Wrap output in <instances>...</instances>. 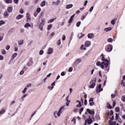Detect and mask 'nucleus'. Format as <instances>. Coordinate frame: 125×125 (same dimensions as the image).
<instances>
[{"instance_id":"nucleus-1","label":"nucleus","mask_w":125,"mask_h":125,"mask_svg":"<svg viewBox=\"0 0 125 125\" xmlns=\"http://www.w3.org/2000/svg\"><path fill=\"white\" fill-rule=\"evenodd\" d=\"M102 62H98L96 63L97 66H101V68L102 69H105V71H109V66L108 67V65H109V61L105 59L104 58V56L103 55V57H102Z\"/></svg>"},{"instance_id":"nucleus-2","label":"nucleus","mask_w":125,"mask_h":125,"mask_svg":"<svg viewBox=\"0 0 125 125\" xmlns=\"http://www.w3.org/2000/svg\"><path fill=\"white\" fill-rule=\"evenodd\" d=\"M64 107H65V105H63L62 106L58 111H54L53 115L56 119H57V118L58 117L59 118L60 116H61V114H62V112H63L62 110V109H64Z\"/></svg>"},{"instance_id":"nucleus-3","label":"nucleus","mask_w":125,"mask_h":125,"mask_svg":"<svg viewBox=\"0 0 125 125\" xmlns=\"http://www.w3.org/2000/svg\"><path fill=\"white\" fill-rule=\"evenodd\" d=\"M96 80H92L90 82V85L89 86V88H94L95 85H96Z\"/></svg>"},{"instance_id":"nucleus-4","label":"nucleus","mask_w":125,"mask_h":125,"mask_svg":"<svg viewBox=\"0 0 125 125\" xmlns=\"http://www.w3.org/2000/svg\"><path fill=\"white\" fill-rule=\"evenodd\" d=\"M87 124L88 125H91V124H92V119H91L90 116H89V119L85 120L84 125H86Z\"/></svg>"},{"instance_id":"nucleus-5","label":"nucleus","mask_w":125,"mask_h":125,"mask_svg":"<svg viewBox=\"0 0 125 125\" xmlns=\"http://www.w3.org/2000/svg\"><path fill=\"white\" fill-rule=\"evenodd\" d=\"M102 90H103V89L101 88V84H100L97 86L96 91L97 93H99V92L102 91Z\"/></svg>"},{"instance_id":"nucleus-6","label":"nucleus","mask_w":125,"mask_h":125,"mask_svg":"<svg viewBox=\"0 0 125 125\" xmlns=\"http://www.w3.org/2000/svg\"><path fill=\"white\" fill-rule=\"evenodd\" d=\"M81 62H82V59H76L75 62H74L73 65L74 66H77V65H78V64H80V63H81Z\"/></svg>"},{"instance_id":"nucleus-7","label":"nucleus","mask_w":125,"mask_h":125,"mask_svg":"<svg viewBox=\"0 0 125 125\" xmlns=\"http://www.w3.org/2000/svg\"><path fill=\"white\" fill-rule=\"evenodd\" d=\"M86 47H89L91 45V42L90 41H87L84 43Z\"/></svg>"},{"instance_id":"nucleus-8","label":"nucleus","mask_w":125,"mask_h":125,"mask_svg":"<svg viewBox=\"0 0 125 125\" xmlns=\"http://www.w3.org/2000/svg\"><path fill=\"white\" fill-rule=\"evenodd\" d=\"M54 49L53 48H49L47 50V54H52L53 53Z\"/></svg>"},{"instance_id":"nucleus-9","label":"nucleus","mask_w":125,"mask_h":125,"mask_svg":"<svg viewBox=\"0 0 125 125\" xmlns=\"http://www.w3.org/2000/svg\"><path fill=\"white\" fill-rule=\"evenodd\" d=\"M34 63V62L32 59H30V62L27 64V66L28 67H31L32 65Z\"/></svg>"},{"instance_id":"nucleus-10","label":"nucleus","mask_w":125,"mask_h":125,"mask_svg":"<svg viewBox=\"0 0 125 125\" xmlns=\"http://www.w3.org/2000/svg\"><path fill=\"white\" fill-rule=\"evenodd\" d=\"M74 17H75V14H73L72 16L70 17V18L68 21V23L69 24L73 22V19Z\"/></svg>"},{"instance_id":"nucleus-11","label":"nucleus","mask_w":125,"mask_h":125,"mask_svg":"<svg viewBox=\"0 0 125 125\" xmlns=\"http://www.w3.org/2000/svg\"><path fill=\"white\" fill-rule=\"evenodd\" d=\"M29 27H31V28H33V26H31L29 23H26L24 25V28H26V29H29Z\"/></svg>"},{"instance_id":"nucleus-12","label":"nucleus","mask_w":125,"mask_h":125,"mask_svg":"<svg viewBox=\"0 0 125 125\" xmlns=\"http://www.w3.org/2000/svg\"><path fill=\"white\" fill-rule=\"evenodd\" d=\"M112 49H113V45H109V46L107 47L108 52H110V51H112Z\"/></svg>"},{"instance_id":"nucleus-13","label":"nucleus","mask_w":125,"mask_h":125,"mask_svg":"<svg viewBox=\"0 0 125 125\" xmlns=\"http://www.w3.org/2000/svg\"><path fill=\"white\" fill-rule=\"evenodd\" d=\"M87 37L88 39H93L94 38V34L93 33H89L88 34Z\"/></svg>"},{"instance_id":"nucleus-14","label":"nucleus","mask_w":125,"mask_h":125,"mask_svg":"<svg viewBox=\"0 0 125 125\" xmlns=\"http://www.w3.org/2000/svg\"><path fill=\"white\" fill-rule=\"evenodd\" d=\"M41 21L42 22H41L40 25H42V26H44V25H45V19H42Z\"/></svg>"},{"instance_id":"nucleus-15","label":"nucleus","mask_w":125,"mask_h":125,"mask_svg":"<svg viewBox=\"0 0 125 125\" xmlns=\"http://www.w3.org/2000/svg\"><path fill=\"white\" fill-rule=\"evenodd\" d=\"M23 17H24V16L23 15H19L16 17V19H17V20H19V19H22Z\"/></svg>"},{"instance_id":"nucleus-16","label":"nucleus","mask_w":125,"mask_h":125,"mask_svg":"<svg viewBox=\"0 0 125 125\" xmlns=\"http://www.w3.org/2000/svg\"><path fill=\"white\" fill-rule=\"evenodd\" d=\"M86 110L89 114H90V115H94V111L90 110L88 108H87Z\"/></svg>"},{"instance_id":"nucleus-17","label":"nucleus","mask_w":125,"mask_h":125,"mask_svg":"<svg viewBox=\"0 0 125 125\" xmlns=\"http://www.w3.org/2000/svg\"><path fill=\"white\" fill-rule=\"evenodd\" d=\"M112 30V28L111 27H107L105 28L104 29V32H110V31H111Z\"/></svg>"},{"instance_id":"nucleus-18","label":"nucleus","mask_w":125,"mask_h":125,"mask_svg":"<svg viewBox=\"0 0 125 125\" xmlns=\"http://www.w3.org/2000/svg\"><path fill=\"white\" fill-rule=\"evenodd\" d=\"M73 5L72 4H67L66 6V9H70V8H72L73 7Z\"/></svg>"},{"instance_id":"nucleus-19","label":"nucleus","mask_w":125,"mask_h":125,"mask_svg":"<svg viewBox=\"0 0 125 125\" xmlns=\"http://www.w3.org/2000/svg\"><path fill=\"white\" fill-rule=\"evenodd\" d=\"M78 39H82L83 37H84V34H83V33H80L78 35Z\"/></svg>"},{"instance_id":"nucleus-20","label":"nucleus","mask_w":125,"mask_h":125,"mask_svg":"<svg viewBox=\"0 0 125 125\" xmlns=\"http://www.w3.org/2000/svg\"><path fill=\"white\" fill-rule=\"evenodd\" d=\"M80 49L82 50H86V48H85L84 45H82L81 47H80Z\"/></svg>"},{"instance_id":"nucleus-21","label":"nucleus","mask_w":125,"mask_h":125,"mask_svg":"<svg viewBox=\"0 0 125 125\" xmlns=\"http://www.w3.org/2000/svg\"><path fill=\"white\" fill-rule=\"evenodd\" d=\"M12 10H13V9L12 7H9L7 9L8 12H9V13H11V12H12Z\"/></svg>"},{"instance_id":"nucleus-22","label":"nucleus","mask_w":125,"mask_h":125,"mask_svg":"<svg viewBox=\"0 0 125 125\" xmlns=\"http://www.w3.org/2000/svg\"><path fill=\"white\" fill-rule=\"evenodd\" d=\"M5 113V110H4V108H2L0 111V115H2V114H4Z\"/></svg>"},{"instance_id":"nucleus-23","label":"nucleus","mask_w":125,"mask_h":125,"mask_svg":"<svg viewBox=\"0 0 125 125\" xmlns=\"http://www.w3.org/2000/svg\"><path fill=\"white\" fill-rule=\"evenodd\" d=\"M54 20H56V18L50 19V20H49L48 21V23H52V22H53V21H54Z\"/></svg>"},{"instance_id":"nucleus-24","label":"nucleus","mask_w":125,"mask_h":125,"mask_svg":"<svg viewBox=\"0 0 125 125\" xmlns=\"http://www.w3.org/2000/svg\"><path fill=\"white\" fill-rule=\"evenodd\" d=\"M51 28H52V24L48 25L47 27V30L50 31V30L51 29Z\"/></svg>"},{"instance_id":"nucleus-25","label":"nucleus","mask_w":125,"mask_h":125,"mask_svg":"<svg viewBox=\"0 0 125 125\" xmlns=\"http://www.w3.org/2000/svg\"><path fill=\"white\" fill-rule=\"evenodd\" d=\"M27 94H25L23 95L21 97V98L22 101H24V98H26V97H27Z\"/></svg>"},{"instance_id":"nucleus-26","label":"nucleus","mask_w":125,"mask_h":125,"mask_svg":"<svg viewBox=\"0 0 125 125\" xmlns=\"http://www.w3.org/2000/svg\"><path fill=\"white\" fill-rule=\"evenodd\" d=\"M109 125H116V122H113V121H110L109 122Z\"/></svg>"},{"instance_id":"nucleus-27","label":"nucleus","mask_w":125,"mask_h":125,"mask_svg":"<svg viewBox=\"0 0 125 125\" xmlns=\"http://www.w3.org/2000/svg\"><path fill=\"white\" fill-rule=\"evenodd\" d=\"M5 24V21H0V26H2V25H4Z\"/></svg>"},{"instance_id":"nucleus-28","label":"nucleus","mask_w":125,"mask_h":125,"mask_svg":"<svg viewBox=\"0 0 125 125\" xmlns=\"http://www.w3.org/2000/svg\"><path fill=\"white\" fill-rule=\"evenodd\" d=\"M116 21V20H114V19L111 20V24L112 25H115V24H116V21Z\"/></svg>"},{"instance_id":"nucleus-29","label":"nucleus","mask_w":125,"mask_h":125,"mask_svg":"<svg viewBox=\"0 0 125 125\" xmlns=\"http://www.w3.org/2000/svg\"><path fill=\"white\" fill-rule=\"evenodd\" d=\"M45 5V0L42 1L41 3V6H44Z\"/></svg>"},{"instance_id":"nucleus-30","label":"nucleus","mask_w":125,"mask_h":125,"mask_svg":"<svg viewBox=\"0 0 125 125\" xmlns=\"http://www.w3.org/2000/svg\"><path fill=\"white\" fill-rule=\"evenodd\" d=\"M76 107L81 108V107H82V102H79V104H77V105H76Z\"/></svg>"},{"instance_id":"nucleus-31","label":"nucleus","mask_w":125,"mask_h":125,"mask_svg":"<svg viewBox=\"0 0 125 125\" xmlns=\"http://www.w3.org/2000/svg\"><path fill=\"white\" fill-rule=\"evenodd\" d=\"M113 39H112V38H108V39H107V42H113Z\"/></svg>"},{"instance_id":"nucleus-32","label":"nucleus","mask_w":125,"mask_h":125,"mask_svg":"<svg viewBox=\"0 0 125 125\" xmlns=\"http://www.w3.org/2000/svg\"><path fill=\"white\" fill-rule=\"evenodd\" d=\"M26 91H27V87H25L24 89L22 91V92L23 94H25V93H26Z\"/></svg>"},{"instance_id":"nucleus-33","label":"nucleus","mask_w":125,"mask_h":125,"mask_svg":"<svg viewBox=\"0 0 125 125\" xmlns=\"http://www.w3.org/2000/svg\"><path fill=\"white\" fill-rule=\"evenodd\" d=\"M5 1H6V2H7V3H12V0H5Z\"/></svg>"},{"instance_id":"nucleus-34","label":"nucleus","mask_w":125,"mask_h":125,"mask_svg":"<svg viewBox=\"0 0 125 125\" xmlns=\"http://www.w3.org/2000/svg\"><path fill=\"white\" fill-rule=\"evenodd\" d=\"M81 24H82V22L81 21L77 22V23H76L77 27H80V26H81Z\"/></svg>"},{"instance_id":"nucleus-35","label":"nucleus","mask_w":125,"mask_h":125,"mask_svg":"<svg viewBox=\"0 0 125 125\" xmlns=\"http://www.w3.org/2000/svg\"><path fill=\"white\" fill-rule=\"evenodd\" d=\"M43 25H42L41 24H40L39 28L41 31H42L43 30Z\"/></svg>"},{"instance_id":"nucleus-36","label":"nucleus","mask_w":125,"mask_h":125,"mask_svg":"<svg viewBox=\"0 0 125 125\" xmlns=\"http://www.w3.org/2000/svg\"><path fill=\"white\" fill-rule=\"evenodd\" d=\"M41 10H42V9H41V8H37V10H36V12H37V13H40L41 12Z\"/></svg>"},{"instance_id":"nucleus-37","label":"nucleus","mask_w":125,"mask_h":125,"mask_svg":"<svg viewBox=\"0 0 125 125\" xmlns=\"http://www.w3.org/2000/svg\"><path fill=\"white\" fill-rule=\"evenodd\" d=\"M17 56V53H14V54L12 55V58H15Z\"/></svg>"},{"instance_id":"nucleus-38","label":"nucleus","mask_w":125,"mask_h":125,"mask_svg":"<svg viewBox=\"0 0 125 125\" xmlns=\"http://www.w3.org/2000/svg\"><path fill=\"white\" fill-rule=\"evenodd\" d=\"M23 43H24V42L23 41V40L20 41L19 42V44L20 45H21V44H23Z\"/></svg>"},{"instance_id":"nucleus-39","label":"nucleus","mask_w":125,"mask_h":125,"mask_svg":"<svg viewBox=\"0 0 125 125\" xmlns=\"http://www.w3.org/2000/svg\"><path fill=\"white\" fill-rule=\"evenodd\" d=\"M57 44H58V45H60V44H61V40H59L57 41Z\"/></svg>"},{"instance_id":"nucleus-40","label":"nucleus","mask_w":125,"mask_h":125,"mask_svg":"<svg viewBox=\"0 0 125 125\" xmlns=\"http://www.w3.org/2000/svg\"><path fill=\"white\" fill-rule=\"evenodd\" d=\"M107 108H108L109 109H112V106H111V105L110 104H107Z\"/></svg>"},{"instance_id":"nucleus-41","label":"nucleus","mask_w":125,"mask_h":125,"mask_svg":"<svg viewBox=\"0 0 125 125\" xmlns=\"http://www.w3.org/2000/svg\"><path fill=\"white\" fill-rule=\"evenodd\" d=\"M120 111V107H117L116 108H115V112H119Z\"/></svg>"},{"instance_id":"nucleus-42","label":"nucleus","mask_w":125,"mask_h":125,"mask_svg":"<svg viewBox=\"0 0 125 125\" xmlns=\"http://www.w3.org/2000/svg\"><path fill=\"white\" fill-rule=\"evenodd\" d=\"M89 105L90 106H93V105H94V102H89Z\"/></svg>"},{"instance_id":"nucleus-43","label":"nucleus","mask_w":125,"mask_h":125,"mask_svg":"<svg viewBox=\"0 0 125 125\" xmlns=\"http://www.w3.org/2000/svg\"><path fill=\"white\" fill-rule=\"evenodd\" d=\"M38 14H39V13L37 12H35L34 13V17H37V16H38Z\"/></svg>"},{"instance_id":"nucleus-44","label":"nucleus","mask_w":125,"mask_h":125,"mask_svg":"<svg viewBox=\"0 0 125 125\" xmlns=\"http://www.w3.org/2000/svg\"><path fill=\"white\" fill-rule=\"evenodd\" d=\"M93 8H94V7L93 6L91 7V8L89 9L90 12H92V10H93Z\"/></svg>"},{"instance_id":"nucleus-45","label":"nucleus","mask_w":125,"mask_h":125,"mask_svg":"<svg viewBox=\"0 0 125 125\" xmlns=\"http://www.w3.org/2000/svg\"><path fill=\"white\" fill-rule=\"evenodd\" d=\"M39 54H40V55H42L43 54V50H41L39 52Z\"/></svg>"},{"instance_id":"nucleus-46","label":"nucleus","mask_w":125,"mask_h":125,"mask_svg":"<svg viewBox=\"0 0 125 125\" xmlns=\"http://www.w3.org/2000/svg\"><path fill=\"white\" fill-rule=\"evenodd\" d=\"M60 3V0H58L56 2V5H59Z\"/></svg>"},{"instance_id":"nucleus-47","label":"nucleus","mask_w":125,"mask_h":125,"mask_svg":"<svg viewBox=\"0 0 125 125\" xmlns=\"http://www.w3.org/2000/svg\"><path fill=\"white\" fill-rule=\"evenodd\" d=\"M20 13H21V14H23V13H24V11L23 10V9H21L20 10Z\"/></svg>"},{"instance_id":"nucleus-48","label":"nucleus","mask_w":125,"mask_h":125,"mask_svg":"<svg viewBox=\"0 0 125 125\" xmlns=\"http://www.w3.org/2000/svg\"><path fill=\"white\" fill-rule=\"evenodd\" d=\"M122 101H124V102H125V96H123L122 97Z\"/></svg>"},{"instance_id":"nucleus-49","label":"nucleus","mask_w":125,"mask_h":125,"mask_svg":"<svg viewBox=\"0 0 125 125\" xmlns=\"http://www.w3.org/2000/svg\"><path fill=\"white\" fill-rule=\"evenodd\" d=\"M84 104L85 105H87V100L86 99L84 100Z\"/></svg>"},{"instance_id":"nucleus-50","label":"nucleus","mask_w":125,"mask_h":125,"mask_svg":"<svg viewBox=\"0 0 125 125\" xmlns=\"http://www.w3.org/2000/svg\"><path fill=\"white\" fill-rule=\"evenodd\" d=\"M28 69V67L25 65L23 68V71H26Z\"/></svg>"},{"instance_id":"nucleus-51","label":"nucleus","mask_w":125,"mask_h":125,"mask_svg":"<svg viewBox=\"0 0 125 125\" xmlns=\"http://www.w3.org/2000/svg\"><path fill=\"white\" fill-rule=\"evenodd\" d=\"M88 1L87 0H86L84 2V6H86V4H87Z\"/></svg>"},{"instance_id":"nucleus-52","label":"nucleus","mask_w":125,"mask_h":125,"mask_svg":"<svg viewBox=\"0 0 125 125\" xmlns=\"http://www.w3.org/2000/svg\"><path fill=\"white\" fill-rule=\"evenodd\" d=\"M73 71V67H71L68 69V72H72Z\"/></svg>"},{"instance_id":"nucleus-53","label":"nucleus","mask_w":125,"mask_h":125,"mask_svg":"<svg viewBox=\"0 0 125 125\" xmlns=\"http://www.w3.org/2000/svg\"><path fill=\"white\" fill-rule=\"evenodd\" d=\"M27 18V22H30L31 21V17L26 18Z\"/></svg>"},{"instance_id":"nucleus-54","label":"nucleus","mask_w":125,"mask_h":125,"mask_svg":"<svg viewBox=\"0 0 125 125\" xmlns=\"http://www.w3.org/2000/svg\"><path fill=\"white\" fill-rule=\"evenodd\" d=\"M62 41H65V40H66V36H65V35H63L62 37Z\"/></svg>"},{"instance_id":"nucleus-55","label":"nucleus","mask_w":125,"mask_h":125,"mask_svg":"<svg viewBox=\"0 0 125 125\" xmlns=\"http://www.w3.org/2000/svg\"><path fill=\"white\" fill-rule=\"evenodd\" d=\"M24 74V70H21V72H20V74L22 75Z\"/></svg>"},{"instance_id":"nucleus-56","label":"nucleus","mask_w":125,"mask_h":125,"mask_svg":"<svg viewBox=\"0 0 125 125\" xmlns=\"http://www.w3.org/2000/svg\"><path fill=\"white\" fill-rule=\"evenodd\" d=\"M5 53H6V51H5V50H2V54H5Z\"/></svg>"},{"instance_id":"nucleus-57","label":"nucleus","mask_w":125,"mask_h":125,"mask_svg":"<svg viewBox=\"0 0 125 125\" xmlns=\"http://www.w3.org/2000/svg\"><path fill=\"white\" fill-rule=\"evenodd\" d=\"M72 122H73L75 124V125H76V118H74L72 120Z\"/></svg>"},{"instance_id":"nucleus-58","label":"nucleus","mask_w":125,"mask_h":125,"mask_svg":"<svg viewBox=\"0 0 125 125\" xmlns=\"http://www.w3.org/2000/svg\"><path fill=\"white\" fill-rule=\"evenodd\" d=\"M4 16H8V13H7V12H5L4 13Z\"/></svg>"},{"instance_id":"nucleus-59","label":"nucleus","mask_w":125,"mask_h":125,"mask_svg":"<svg viewBox=\"0 0 125 125\" xmlns=\"http://www.w3.org/2000/svg\"><path fill=\"white\" fill-rule=\"evenodd\" d=\"M89 102H93V98H90L89 100Z\"/></svg>"},{"instance_id":"nucleus-60","label":"nucleus","mask_w":125,"mask_h":125,"mask_svg":"<svg viewBox=\"0 0 125 125\" xmlns=\"http://www.w3.org/2000/svg\"><path fill=\"white\" fill-rule=\"evenodd\" d=\"M14 2H15V3H18L19 0H14Z\"/></svg>"},{"instance_id":"nucleus-61","label":"nucleus","mask_w":125,"mask_h":125,"mask_svg":"<svg viewBox=\"0 0 125 125\" xmlns=\"http://www.w3.org/2000/svg\"><path fill=\"white\" fill-rule=\"evenodd\" d=\"M24 32H25V30L23 28H21V33H23Z\"/></svg>"},{"instance_id":"nucleus-62","label":"nucleus","mask_w":125,"mask_h":125,"mask_svg":"<svg viewBox=\"0 0 125 125\" xmlns=\"http://www.w3.org/2000/svg\"><path fill=\"white\" fill-rule=\"evenodd\" d=\"M84 18H85V16H83L81 18V20H84Z\"/></svg>"},{"instance_id":"nucleus-63","label":"nucleus","mask_w":125,"mask_h":125,"mask_svg":"<svg viewBox=\"0 0 125 125\" xmlns=\"http://www.w3.org/2000/svg\"><path fill=\"white\" fill-rule=\"evenodd\" d=\"M61 76H64L65 75V72L64 71L62 72L61 73Z\"/></svg>"},{"instance_id":"nucleus-64","label":"nucleus","mask_w":125,"mask_h":125,"mask_svg":"<svg viewBox=\"0 0 125 125\" xmlns=\"http://www.w3.org/2000/svg\"><path fill=\"white\" fill-rule=\"evenodd\" d=\"M0 60H3V56L0 55Z\"/></svg>"}]
</instances>
